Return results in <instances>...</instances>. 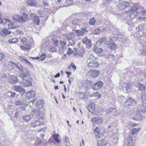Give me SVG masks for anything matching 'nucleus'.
<instances>
[{
  "label": "nucleus",
  "mask_w": 146,
  "mask_h": 146,
  "mask_svg": "<svg viewBox=\"0 0 146 146\" xmlns=\"http://www.w3.org/2000/svg\"><path fill=\"white\" fill-rule=\"evenodd\" d=\"M16 67L21 71L19 75L23 79L24 85L25 87L31 85V78L29 71L26 70H24L23 67L19 64L17 65Z\"/></svg>",
  "instance_id": "1"
},
{
  "label": "nucleus",
  "mask_w": 146,
  "mask_h": 146,
  "mask_svg": "<svg viewBox=\"0 0 146 146\" xmlns=\"http://www.w3.org/2000/svg\"><path fill=\"white\" fill-rule=\"evenodd\" d=\"M21 41L23 44H21L20 46L21 49L23 50H29L30 49L31 45L28 42L26 39L23 38L21 39Z\"/></svg>",
  "instance_id": "2"
},
{
  "label": "nucleus",
  "mask_w": 146,
  "mask_h": 146,
  "mask_svg": "<svg viewBox=\"0 0 146 146\" xmlns=\"http://www.w3.org/2000/svg\"><path fill=\"white\" fill-rule=\"evenodd\" d=\"M42 110V109L40 108L34 109L31 112V114L34 118L42 117L43 114Z\"/></svg>",
  "instance_id": "3"
},
{
  "label": "nucleus",
  "mask_w": 146,
  "mask_h": 146,
  "mask_svg": "<svg viewBox=\"0 0 146 146\" xmlns=\"http://www.w3.org/2000/svg\"><path fill=\"white\" fill-rule=\"evenodd\" d=\"M137 103V102L133 98H127L125 103V106L130 107L132 106L135 105Z\"/></svg>",
  "instance_id": "4"
},
{
  "label": "nucleus",
  "mask_w": 146,
  "mask_h": 146,
  "mask_svg": "<svg viewBox=\"0 0 146 146\" xmlns=\"http://www.w3.org/2000/svg\"><path fill=\"white\" fill-rule=\"evenodd\" d=\"M44 124L43 119L41 118L38 119V120L33 121L31 123V125L33 127L43 125Z\"/></svg>",
  "instance_id": "5"
},
{
  "label": "nucleus",
  "mask_w": 146,
  "mask_h": 146,
  "mask_svg": "<svg viewBox=\"0 0 146 146\" xmlns=\"http://www.w3.org/2000/svg\"><path fill=\"white\" fill-rule=\"evenodd\" d=\"M30 19L33 21L34 23L36 25H39V19L38 16L33 13H31L30 15Z\"/></svg>",
  "instance_id": "6"
},
{
  "label": "nucleus",
  "mask_w": 146,
  "mask_h": 146,
  "mask_svg": "<svg viewBox=\"0 0 146 146\" xmlns=\"http://www.w3.org/2000/svg\"><path fill=\"white\" fill-rule=\"evenodd\" d=\"M130 5V3L128 1H123L120 2L117 5L118 8L121 9L123 10L126 7H127Z\"/></svg>",
  "instance_id": "7"
},
{
  "label": "nucleus",
  "mask_w": 146,
  "mask_h": 146,
  "mask_svg": "<svg viewBox=\"0 0 146 146\" xmlns=\"http://www.w3.org/2000/svg\"><path fill=\"white\" fill-rule=\"evenodd\" d=\"M104 44L109 48L114 50L117 47V45L115 43L113 42H111L109 41H105Z\"/></svg>",
  "instance_id": "8"
},
{
  "label": "nucleus",
  "mask_w": 146,
  "mask_h": 146,
  "mask_svg": "<svg viewBox=\"0 0 146 146\" xmlns=\"http://www.w3.org/2000/svg\"><path fill=\"white\" fill-rule=\"evenodd\" d=\"M103 85V83L101 81H97L92 86V88L94 90H97L101 88Z\"/></svg>",
  "instance_id": "9"
},
{
  "label": "nucleus",
  "mask_w": 146,
  "mask_h": 146,
  "mask_svg": "<svg viewBox=\"0 0 146 146\" xmlns=\"http://www.w3.org/2000/svg\"><path fill=\"white\" fill-rule=\"evenodd\" d=\"M13 18V20L18 21L20 23H24L25 22L24 19L22 16L17 15H14Z\"/></svg>",
  "instance_id": "10"
},
{
  "label": "nucleus",
  "mask_w": 146,
  "mask_h": 146,
  "mask_svg": "<svg viewBox=\"0 0 146 146\" xmlns=\"http://www.w3.org/2000/svg\"><path fill=\"white\" fill-rule=\"evenodd\" d=\"M100 72L95 70H91L88 72L89 75L93 77H96L100 74Z\"/></svg>",
  "instance_id": "11"
},
{
  "label": "nucleus",
  "mask_w": 146,
  "mask_h": 146,
  "mask_svg": "<svg viewBox=\"0 0 146 146\" xmlns=\"http://www.w3.org/2000/svg\"><path fill=\"white\" fill-rule=\"evenodd\" d=\"M13 89L14 90L17 92H19L21 95H23L25 92V90L22 88L21 86L18 85H14L13 86Z\"/></svg>",
  "instance_id": "12"
},
{
  "label": "nucleus",
  "mask_w": 146,
  "mask_h": 146,
  "mask_svg": "<svg viewBox=\"0 0 146 146\" xmlns=\"http://www.w3.org/2000/svg\"><path fill=\"white\" fill-rule=\"evenodd\" d=\"M123 88L124 90H125L127 92H129L131 90V84L128 82H125L123 84Z\"/></svg>",
  "instance_id": "13"
},
{
  "label": "nucleus",
  "mask_w": 146,
  "mask_h": 146,
  "mask_svg": "<svg viewBox=\"0 0 146 146\" xmlns=\"http://www.w3.org/2000/svg\"><path fill=\"white\" fill-rule=\"evenodd\" d=\"M93 123H96L98 124H101L103 121L102 118L99 117H94L91 120Z\"/></svg>",
  "instance_id": "14"
},
{
  "label": "nucleus",
  "mask_w": 146,
  "mask_h": 146,
  "mask_svg": "<svg viewBox=\"0 0 146 146\" xmlns=\"http://www.w3.org/2000/svg\"><path fill=\"white\" fill-rule=\"evenodd\" d=\"M99 64L97 60L88 64V67L89 68H96L98 67Z\"/></svg>",
  "instance_id": "15"
},
{
  "label": "nucleus",
  "mask_w": 146,
  "mask_h": 146,
  "mask_svg": "<svg viewBox=\"0 0 146 146\" xmlns=\"http://www.w3.org/2000/svg\"><path fill=\"white\" fill-rule=\"evenodd\" d=\"M82 42L84 44H86V47L87 48H90L91 46V42L89 39H88L87 38L85 37L82 40Z\"/></svg>",
  "instance_id": "16"
},
{
  "label": "nucleus",
  "mask_w": 146,
  "mask_h": 146,
  "mask_svg": "<svg viewBox=\"0 0 146 146\" xmlns=\"http://www.w3.org/2000/svg\"><path fill=\"white\" fill-rule=\"evenodd\" d=\"M36 92L34 91H29L26 94L25 96L27 99L33 98L35 96Z\"/></svg>",
  "instance_id": "17"
},
{
  "label": "nucleus",
  "mask_w": 146,
  "mask_h": 146,
  "mask_svg": "<svg viewBox=\"0 0 146 146\" xmlns=\"http://www.w3.org/2000/svg\"><path fill=\"white\" fill-rule=\"evenodd\" d=\"M18 82L17 77L14 76H12L10 77L9 82L11 84H14Z\"/></svg>",
  "instance_id": "18"
},
{
  "label": "nucleus",
  "mask_w": 146,
  "mask_h": 146,
  "mask_svg": "<svg viewBox=\"0 0 146 146\" xmlns=\"http://www.w3.org/2000/svg\"><path fill=\"white\" fill-rule=\"evenodd\" d=\"M81 29L82 31L80 30H76V33L77 36H82L84 35L85 32H87V31L86 28H81Z\"/></svg>",
  "instance_id": "19"
},
{
  "label": "nucleus",
  "mask_w": 146,
  "mask_h": 146,
  "mask_svg": "<svg viewBox=\"0 0 146 146\" xmlns=\"http://www.w3.org/2000/svg\"><path fill=\"white\" fill-rule=\"evenodd\" d=\"M97 58L94 56L93 55L91 54L89 56L87 59V62L89 64L91 62L94 61L96 60Z\"/></svg>",
  "instance_id": "20"
},
{
  "label": "nucleus",
  "mask_w": 146,
  "mask_h": 146,
  "mask_svg": "<svg viewBox=\"0 0 146 146\" xmlns=\"http://www.w3.org/2000/svg\"><path fill=\"white\" fill-rule=\"evenodd\" d=\"M142 118V116L139 113H138L134 115L132 118L134 120L139 121L141 120Z\"/></svg>",
  "instance_id": "21"
},
{
  "label": "nucleus",
  "mask_w": 146,
  "mask_h": 146,
  "mask_svg": "<svg viewBox=\"0 0 146 146\" xmlns=\"http://www.w3.org/2000/svg\"><path fill=\"white\" fill-rule=\"evenodd\" d=\"M140 8L141 9H143V6H141L140 7L138 8L136 6L134 5L132 7L131 9H130L127 12V13L128 14L129 13L133 12L134 11H136L137 10H139V9Z\"/></svg>",
  "instance_id": "22"
},
{
  "label": "nucleus",
  "mask_w": 146,
  "mask_h": 146,
  "mask_svg": "<svg viewBox=\"0 0 146 146\" xmlns=\"http://www.w3.org/2000/svg\"><path fill=\"white\" fill-rule=\"evenodd\" d=\"M138 110L143 113L146 112V103L144 102H143L141 105V108Z\"/></svg>",
  "instance_id": "23"
},
{
  "label": "nucleus",
  "mask_w": 146,
  "mask_h": 146,
  "mask_svg": "<svg viewBox=\"0 0 146 146\" xmlns=\"http://www.w3.org/2000/svg\"><path fill=\"white\" fill-rule=\"evenodd\" d=\"M94 134L96 137L98 138L101 137V135L99 132V129L98 127H96V128L94 129Z\"/></svg>",
  "instance_id": "24"
},
{
  "label": "nucleus",
  "mask_w": 146,
  "mask_h": 146,
  "mask_svg": "<svg viewBox=\"0 0 146 146\" xmlns=\"http://www.w3.org/2000/svg\"><path fill=\"white\" fill-rule=\"evenodd\" d=\"M127 145L128 146H135V143L132 142V138H128L126 141Z\"/></svg>",
  "instance_id": "25"
},
{
  "label": "nucleus",
  "mask_w": 146,
  "mask_h": 146,
  "mask_svg": "<svg viewBox=\"0 0 146 146\" xmlns=\"http://www.w3.org/2000/svg\"><path fill=\"white\" fill-rule=\"evenodd\" d=\"M53 137L55 141L58 143H59L61 141L60 135L58 134H56L53 135Z\"/></svg>",
  "instance_id": "26"
},
{
  "label": "nucleus",
  "mask_w": 146,
  "mask_h": 146,
  "mask_svg": "<svg viewBox=\"0 0 146 146\" xmlns=\"http://www.w3.org/2000/svg\"><path fill=\"white\" fill-rule=\"evenodd\" d=\"M93 51L95 53L98 54L102 52L103 51V49L100 48H98L97 47H94Z\"/></svg>",
  "instance_id": "27"
},
{
  "label": "nucleus",
  "mask_w": 146,
  "mask_h": 146,
  "mask_svg": "<svg viewBox=\"0 0 146 146\" xmlns=\"http://www.w3.org/2000/svg\"><path fill=\"white\" fill-rule=\"evenodd\" d=\"M11 33V32L8 31L7 28L2 30L1 32V34L2 36L5 35L10 34Z\"/></svg>",
  "instance_id": "28"
},
{
  "label": "nucleus",
  "mask_w": 146,
  "mask_h": 146,
  "mask_svg": "<svg viewBox=\"0 0 146 146\" xmlns=\"http://www.w3.org/2000/svg\"><path fill=\"white\" fill-rule=\"evenodd\" d=\"M11 21L10 19H5L1 20V23L7 25L8 26L11 23Z\"/></svg>",
  "instance_id": "29"
},
{
  "label": "nucleus",
  "mask_w": 146,
  "mask_h": 146,
  "mask_svg": "<svg viewBox=\"0 0 146 146\" xmlns=\"http://www.w3.org/2000/svg\"><path fill=\"white\" fill-rule=\"evenodd\" d=\"M27 3L28 5L32 6H35L36 3L34 0H27Z\"/></svg>",
  "instance_id": "30"
},
{
  "label": "nucleus",
  "mask_w": 146,
  "mask_h": 146,
  "mask_svg": "<svg viewBox=\"0 0 146 146\" xmlns=\"http://www.w3.org/2000/svg\"><path fill=\"white\" fill-rule=\"evenodd\" d=\"M130 13V17L132 18H135L138 15V12L136 11H134L133 12L129 13Z\"/></svg>",
  "instance_id": "31"
},
{
  "label": "nucleus",
  "mask_w": 146,
  "mask_h": 146,
  "mask_svg": "<svg viewBox=\"0 0 146 146\" xmlns=\"http://www.w3.org/2000/svg\"><path fill=\"white\" fill-rule=\"evenodd\" d=\"M7 58L5 56V55L2 53L0 54V60L2 62L5 61L7 60Z\"/></svg>",
  "instance_id": "32"
},
{
  "label": "nucleus",
  "mask_w": 146,
  "mask_h": 146,
  "mask_svg": "<svg viewBox=\"0 0 146 146\" xmlns=\"http://www.w3.org/2000/svg\"><path fill=\"white\" fill-rule=\"evenodd\" d=\"M69 42V45L73 46L75 44V41L74 39H73L71 38H67Z\"/></svg>",
  "instance_id": "33"
},
{
  "label": "nucleus",
  "mask_w": 146,
  "mask_h": 146,
  "mask_svg": "<svg viewBox=\"0 0 146 146\" xmlns=\"http://www.w3.org/2000/svg\"><path fill=\"white\" fill-rule=\"evenodd\" d=\"M139 128H135L132 129L130 131V134L132 135H134L139 130Z\"/></svg>",
  "instance_id": "34"
},
{
  "label": "nucleus",
  "mask_w": 146,
  "mask_h": 146,
  "mask_svg": "<svg viewBox=\"0 0 146 146\" xmlns=\"http://www.w3.org/2000/svg\"><path fill=\"white\" fill-rule=\"evenodd\" d=\"M8 41L10 44H15L18 42V39L16 38H13L9 39Z\"/></svg>",
  "instance_id": "35"
},
{
  "label": "nucleus",
  "mask_w": 146,
  "mask_h": 146,
  "mask_svg": "<svg viewBox=\"0 0 146 146\" xmlns=\"http://www.w3.org/2000/svg\"><path fill=\"white\" fill-rule=\"evenodd\" d=\"M138 88L139 90L140 91L144 90H145V86L142 84H139L138 85Z\"/></svg>",
  "instance_id": "36"
},
{
  "label": "nucleus",
  "mask_w": 146,
  "mask_h": 146,
  "mask_svg": "<svg viewBox=\"0 0 146 146\" xmlns=\"http://www.w3.org/2000/svg\"><path fill=\"white\" fill-rule=\"evenodd\" d=\"M25 101H20L17 100L15 102V104L16 105H25L26 104L25 102Z\"/></svg>",
  "instance_id": "37"
},
{
  "label": "nucleus",
  "mask_w": 146,
  "mask_h": 146,
  "mask_svg": "<svg viewBox=\"0 0 146 146\" xmlns=\"http://www.w3.org/2000/svg\"><path fill=\"white\" fill-rule=\"evenodd\" d=\"M105 39L104 38H101L99 40L96 42L97 44L98 45H100L103 42L105 41Z\"/></svg>",
  "instance_id": "38"
},
{
  "label": "nucleus",
  "mask_w": 146,
  "mask_h": 146,
  "mask_svg": "<svg viewBox=\"0 0 146 146\" xmlns=\"http://www.w3.org/2000/svg\"><path fill=\"white\" fill-rule=\"evenodd\" d=\"M17 27L15 26V25L11 22V23L9 24L8 26V28L9 29H15Z\"/></svg>",
  "instance_id": "39"
},
{
  "label": "nucleus",
  "mask_w": 146,
  "mask_h": 146,
  "mask_svg": "<svg viewBox=\"0 0 146 146\" xmlns=\"http://www.w3.org/2000/svg\"><path fill=\"white\" fill-rule=\"evenodd\" d=\"M31 118V117L29 115L23 116V119L26 122L29 121Z\"/></svg>",
  "instance_id": "40"
},
{
  "label": "nucleus",
  "mask_w": 146,
  "mask_h": 146,
  "mask_svg": "<svg viewBox=\"0 0 146 146\" xmlns=\"http://www.w3.org/2000/svg\"><path fill=\"white\" fill-rule=\"evenodd\" d=\"M114 111H115V109H113L111 108H109L107 109L106 110V112L108 114H110V113Z\"/></svg>",
  "instance_id": "41"
},
{
  "label": "nucleus",
  "mask_w": 146,
  "mask_h": 146,
  "mask_svg": "<svg viewBox=\"0 0 146 146\" xmlns=\"http://www.w3.org/2000/svg\"><path fill=\"white\" fill-rule=\"evenodd\" d=\"M92 96L97 97L98 98L100 96V94L98 92H96L93 93L92 95L91 96V97Z\"/></svg>",
  "instance_id": "42"
},
{
  "label": "nucleus",
  "mask_w": 146,
  "mask_h": 146,
  "mask_svg": "<svg viewBox=\"0 0 146 146\" xmlns=\"http://www.w3.org/2000/svg\"><path fill=\"white\" fill-rule=\"evenodd\" d=\"M100 33V29H96L93 31V33L94 34L98 35Z\"/></svg>",
  "instance_id": "43"
},
{
  "label": "nucleus",
  "mask_w": 146,
  "mask_h": 146,
  "mask_svg": "<svg viewBox=\"0 0 146 146\" xmlns=\"http://www.w3.org/2000/svg\"><path fill=\"white\" fill-rule=\"evenodd\" d=\"M49 51L50 52H56L57 51V49L56 47H53L50 48Z\"/></svg>",
  "instance_id": "44"
},
{
  "label": "nucleus",
  "mask_w": 146,
  "mask_h": 146,
  "mask_svg": "<svg viewBox=\"0 0 146 146\" xmlns=\"http://www.w3.org/2000/svg\"><path fill=\"white\" fill-rule=\"evenodd\" d=\"M77 52L76 49L74 48V49L73 50H72V53H73L75 56L78 57V54L77 53Z\"/></svg>",
  "instance_id": "45"
},
{
  "label": "nucleus",
  "mask_w": 146,
  "mask_h": 146,
  "mask_svg": "<svg viewBox=\"0 0 146 146\" xmlns=\"http://www.w3.org/2000/svg\"><path fill=\"white\" fill-rule=\"evenodd\" d=\"M100 140H99L98 141L97 146H104L105 145V144L104 143V141H102V142H101V143L100 142Z\"/></svg>",
  "instance_id": "46"
},
{
  "label": "nucleus",
  "mask_w": 146,
  "mask_h": 146,
  "mask_svg": "<svg viewBox=\"0 0 146 146\" xmlns=\"http://www.w3.org/2000/svg\"><path fill=\"white\" fill-rule=\"evenodd\" d=\"M79 22V20L78 19L74 20L72 21V24L75 25H78V23Z\"/></svg>",
  "instance_id": "47"
},
{
  "label": "nucleus",
  "mask_w": 146,
  "mask_h": 146,
  "mask_svg": "<svg viewBox=\"0 0 146 146\" xmlns=\"http://www.w3.org/2000/svg\"><path fill=\"white\" fill-rule=\"evenodd\" d=\"M95 22V19L94 18H92L90 19L89 23L90 25H94Z\"/></svg>",
  "instance_id": "48"
},
{
  "label": "nucleus",
  "mask_w": 146,
  "mask_h": 146,
  "mask_svg": "<svg viewBox=\"0 0 146 146\" xmlns=\"http://www.w3.org/2000/svg\"><path fill=\"white\" fill-rule=\"evenodd\" d=\"M9 65L13 69L15 67H16V65L14 63L12 62H10Z\"/></svg>",
  "instance_id": "49"
},
{
  "label": "nucleus",
  "mask_w": 146,
  "mask_h": 146,
  "mask_svg": "<svg viewBox=\"0 0 146 146\" xmlns=\"http://www.w3.org/2000/svg\"><path fill=\"white\" fill-rule=\"evenodd\" d=\"M53 44L54 45L56 46H57L59 43L58 41L56 38H54L53 39Z\"/></svg>",
  "instance_id": "50"
},
{
  "label": "nucleus",
  "mask_w": 146,
  "mask_h": 146,
  "mask_svg": "<svg viewBox=\"0 0 146 146\" xmlns=\"http://www.w3.org/2000/svg\"><path fill=\"white\" fill-rule=\"evenodd\" d=\"M141 98L142 100V101H146V95L145 94H142L141 96Z\"/></svg>",
  "instance_id": "51"
},
{
  "label": "nucleus",
  "mask_w": 146,
  "mask_h": 146,
  "mask_svg": "<svg viewBox=\"0 0 146 146\" xmlns=\"http://www.w3.org/2000/svg\"><path fill=\"white\" fill-rule=\"evenodd\" d=\"M46 54H43L41 55L40 56V59L41 60H43L46 57Z\"/></svg>",
  "instance_id": "52"
},
{
  "label": "nucleus",
  "mask_w": 146,
  "mask_h": 146,
  "mask_svg": "<svg viewBox=\"0 0 146 146\" xmlns=\"http://www.w3.org/2000/svg\"><path fill=\"white\" fill-rule=\"evenodd\" d=\"M22 15H23V16H24V17L25 18V19L27 21H29L30 20V19L29 18V16H28L27 15H26L25 14H23Z\"/></svg>",
  "instance_id": "53"
},
{
  "label": "nucleus",
  "mask_w": 146,
  "mask_h": 146,
  "mask_svg": "<svg viewBox=\"0 0 146 146\" xmlns=\"http://www.w3.org/2000/svg\"><path fill=\"white\" fill-rule=\"evenodd\" d=\"M95 105L94 103H92L89 105L88 107L89 108L93 109L94 108Z\"/></svg>",
  "instance_id": "54"
},
{
  "label": "nucleus",
  "mask_w": 146,
  "mask_h": 146,
  "mask_svg": "<svg viewBox=\"0 0 146 146\" xmlns=\"http://www.w3.org/2000/svg\"><path fill=\"white\" fill-rule=\"evenodd\" d=\"M19 113H20L19 112H16L15 114V115L14 117L16 118L19 117H20Z\"/></svg>",
  "instance_id": "55"
},
{
  "label": "nucleus",
  "mask_w": 146,
  "mask_h": 146,
  "mask_svg": "<svg viewBox=\"0 0 146 146\" xmlns=\"http://www.w3.org/2000/svg\"><path fill=\"white\" fill-rule=\"evenodd\" d=\"M44 104V102L43 101V100H40L37 102L36 104L37 105H38V104L43 105Z\"/></svg>",
  "instance_id": "56"
},
{
  "label": "nucleus",
  "mask_w": 146,
  "mask_h": 146,
  "mask_svg": "<svg viewBox=\"0 0 146 146\" xmlns=\"http://www.w3.org/2000/svg\"><path fill=\"white\" fill-rule=\"evenodd\" d=\"M66 2L68 3V5H70L72 3V0H66Z\"/></svg>",
  "instance_id": "57"
},
{
  "label": "nucleus",
  "mask_w": 146,
  "mask_h": 146,
  "mask_svg": "<svg viewBox=\"0 0 146 146\" xmlns=\"http://www.w3.org/2000/svg\"><path fill=\"white\" fill-rule=\"evenodd\" d=\"M72 50L70 48H69L68 49V53L69 54H71L72 52Z\"/></svg>",
  "instance_id": "58"
},
{
  "label": "nucleus",
  "mask_w": 146,
  "mask_h": 146,
  "mask_svg": "<svg viewBox=\"0 0 146 146\" xmlns=\"http://www.w3.org/2000/svg\"><path fill=\"white\" fill-rule=\"evenodd\" d=\"M5 95L9 97H11V92H8L6 93Z\"/></svg>",
  "instance_id": "59"
},
{
  "label": "nucleus",
  "mask_w": 146,
  "mask_h": 146,
  "mask_svg": "<svg viewBox=\"0 0 146 146\" xmlns=\"http://www.w3.org/2000/svg\"><path fill=\"white\" fill-rule=\"evenodd\" d=\"M146 18H144V17H140L139 18V20L140 21H145L146 20Z\"/></svg>",
  "instance_id": "60"
},
{
  "label": "nucleus",
  "mask_w": 146,
  "mask_h": 146,
  "mask_svg": "<svg viewBox=\"0 0 146 146\" xmlns=\"http://www.w3.org/2000/svg\"><path fill=\"white\" fill-rule=\"evenodd\" d=\"M78 54V56L79 58L82 57H83V52H80L79 54L77 53Z\"/></svg>",
  "instance_id": "61"
},
{
  "label": "nucleus",
  "mask_w": 146,
  "mask_h": 146,
  "mask_svg": "<svg viewBox=\"0 0 146 146\" xmlns=\"http://www.w3.org/2000/svg\"><path fill=\"white\" fill-rule=\"evenodd\" d=\"M72 67L74 68V70H75L76 69V67L72 63L71 64Z\"/></svg>",
  "instance_id": "62"
},
{
  "label": "nucleus",
  "mask_w": 146,
  "mask_h": 146,
  "mask_svg": "<svg viewBox=\"0 0 146 146\" xmlns=\"http://www.w3.org/2000/svg\"><path fill=\"white\" fill-rule=\"evenodd\" d=\"M108 58H113L114 57V56L113 55L111 54H109L108 55Z\"/></svg>",
  "instance_id": "63"
},
{
  "label": "nucleus",
  "mask_w": 146,
  "mask_h": 146,
  "mask_svg": "<svg viewBox=\"0 0 146 146\" xmlns=\"http://www.w3.org/2000/svg\"><path fill=\"white\" fill-rule=\"evenodd\" d=\"M64 141L66 143H67L68 141V138L67 136H65L64 137Z\"/></svg>",
  "instance_id": "64"
}]
</instances>
